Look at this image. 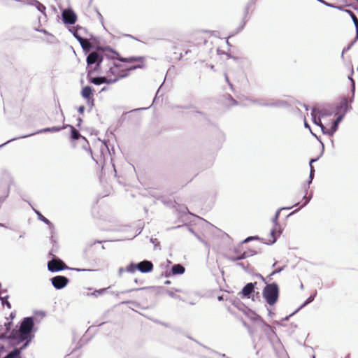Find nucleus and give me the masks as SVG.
Instances as JSON below:
<instances>
[{"instance_id": "nucleus-1", "label": "nucleus", "mask_w": 358, "mask_h": 358, "mask_svg": "<svg viewBox=\"0 0 358 358\" xmlns=\"http://www.w3.org/2000/svg\"><path fill=\"white\" fill-rule=\"evenodd\" d=\"M34 327V321L31 317H26L21 323L19 330H13L8 338L10 343L14 345L20 344L25 341L22 346V349H24L31 341V332Z\"/></svg>"}, {"instance_id": "nucleus-2", "label": "nucleus", "mask_w": 358, "mask_h": 358, "mask_svg": "<svg viewBox=\"0 0 358 358\" xmlns=\"http://www.w3.org/2000/svg\"><path fill=\"white\" fill-rule=\"evenodd\" d=\"M106 66L108 67V69L106 70V74L108 76L111 83H114L119 79L128 76V69H125L124 64L120 62L108 60Z\"/></svg>"}, {"instance_id": "nucleus-3", "label": "nucleus", "mask_w": 358, "mask_h": 358, "mask_svg": "<svg viewBox=\"0 0 358 358\" xmlns=\"http://www.w3.org/2000/svg\"><path fill=\"white\" fill-rule=\"evenodd\" d=\"M262 295L268 305L273 306L279 297L278 285L275 282L267 285L263 289Z\"/></svg>"}, {"instance_id": "nucleus-4", "label": "nucleus", "mask_w": 358, "mask_h": 358, "mask_svg": "<svg viewBox=\"0 0 358 358\" xmlns=\"http://www.w3.org/2000/svg\"><path fill=\"white\" fill-rule=\"evenodd\" d=\"M119 61L128 64H124V68L128 69V74L131 71L136 69H143L145 66V57H129L126 58H120Z\"/></svg>"}, {"instance_id": "nucleus-5", "label": "nucleus", "mask_w": 358, "mask_h": 358, "mask_svg": "<svg viewBox=\"0 0 358 358\" xmlns=\"http://www.w3.org/2000/svg\"><path fill=\"white\" fill-rule=\"evenodd\" d=\"M348 110V102L346 99H343L339 103V105L338 106V113H341L338 115V117L334 121L333 124L331 125V134H334L336 129L338 123L341 121L343 116L345 115V113Z\"/></svg>"}, {"instance_id": "nucleus-6", "label": "nucleus", "mask_w": 358, "mask_h": 358, "mask_svg": "<svg viewBox=\"0 0 358 358\" xmlns=\"http://www.w3.org/2000/svg\"><path fill=\"white\" fill-rule=\"evenodd\" d=\"M88 65L96 63V69H103L104 66V59L103 57L97 52H92L87 57Z\"/></svg>"}, {"instance_id": "nucleus-7", "label": "nucleus", "mask_w": 358, "mask_h": 358, "mask_svg": "<svg viewBox=\"0 0 358 358\" xmlns=\"http://www.w3.org/2000/svg\"><path fill=\"white\" fill-rule=\"evenodd\" d=\"M48 268L51 272H57L66 269L68 266L60 259H53L48 262Z\"/></svg>"}, {"instance_id": "nucleus-8", "label": "nucleus", "mask_w": 358, "mask_h": 358, "mask_svg": "<svg viewBox=\"0 0 358 358\" xmlns=\"http://www.w3.org/2000/svg\"><path fill=\"white\" fill-rule=\"evenodd\" d=\"M62 20L65 24H73L77 20V16L71 9H66L62 12Z\"/></svg>"}, {"instance_id": "nucleus-9", "label": "nucleus", "mask_w": 358, "mask_h": 358, "mask_svg": "<svg viewBox=\"0 0 358 358\" xmlns=\"http://www.w3.org/2000/svg\"><path fill=\"white\" fill-rule=\"evenodd\" d=\"M234 255H231L229 259L231 261H238L245 259L250 256V255L245 250L242 246H238L234 248Z\"/></svg>"}, {"instance_id": "nucleus-10", "label": "nucleus", "mask_w": 358, "mask_h": 358, "mask_svg": "<svg viewBox=\"0 0 358 358\" xmlns=\"http://www.w3.org/2000/svg\"><path fill=\"white\" fill-rule=\"evenodd\" d=\"M53 286L56 289L64 288L69 282L67 278L62 275H57L51 279Z\"/></svg>"}, {"instance_id": "nucleus-11", "label": "nucleus", "mask_w": 358, "mask_h": 358, "mask_svg": "<svg viewBox=\"0 0 358 358\" xmlns=\"http://www.w3.org/2000/svg\"><path fill=\"white\" fill-rule=\"evenodd\" d=\"M138 270L142 273H148L153 270V264L151 262L144 260L136 264Z\"/></svg>"}, {"instance_id": "nucleus-12", "label": "nucleus", "mask_w": 358, "mask_h": 358, "mask_svg": "<svg viewBox=\"0 0 358 358\" xmlns=\"http://www.w3.org/2000/svg\"><path fill=\"white\" fill-rule=\"evenodd\" d=\"M279 215H280V212L278 211L275 214V218H274V222H275V227L274 229H273L271 231V236H272V238L269 240V241L271 243H274L276 240V237L280 236V226L276 223V221L278 219V217H279Z\"/></svg>"}, {"instance_id": "nucleus-13", "label": "nucleus", "mask_w": 358, "mask_h": 358, "mask_svg": "<svg viewBox=\"0 0 358 358\" xmlns=\"http://www.w3.org/2000/svg\"><path fill=\"white\" fill-rule=\"evenodd\" d=\"M255 291V284L250 282L248 283L238 293V295L241 298H250V295Z\"/></svg>"}, {"instance_id": "nucleus-14", "label": "nucleus", "mask_w": 358, "mask_h": 358, "mask_svg": "<svg viewBox=\"0 0 358 358\" xmlns=\"http://www.w3.org/2000/svg\"><path fill=\"white\" fill-rule=\"evenodd\" d=\"M88 80L90 83H93L94 85H99L103 83H111L110 81H109V78L108 76L103 77H97V78H91L90 77V72H89L87 75Z\"/></svg>"}, {"instance_id": "nucleus-15", "label": "nucleus", "mask_w": 358, "mask_h": 358, "mask_svg": "<svg viewBox=\"0 0 358 358\" xmlns=\"http://www.w3.org/2000/svg\"><path fill=\"white\" fill-rule=\"evenodd\" d=\"M81 95L84 99H87L88 101L90 100H92V101H94L93 90L92 87L90 86H85L83 88L81 91Z\"/></svg>"}, {"instance_id": "nucleus-16", "label": "nucleus", "mask_w": 358, "mask_h": 358, "mask_svg": "<svg viewBox=\"0 0 358 358\" xmlns=\"http://www.w3.org/2000/svg\"><path fill=\"white\" fill-rule=\"evenodd\" d=\"M223 103L226 106H236L238 104V102L236 100H235L231 94H226L222 98Z\"/></svg>"}, {"instance_id": "nucleus-17", "label": "nucleus", "mask_w": 358, "mask_h": 358, "mask_svg": "<svg viewBox=\"0 0 358 358\" xmlns=\"http://www.w3.org/2000/svg\"><path fill=\"white\" fill-rule=\"evenodd\" d=\"M78 41L83 49L85 51H89L92 48L91 43L86 38H78Z\"/></svg>"}, {"instance_id": "nucleus-18", "label": "nucleus", "mask_w": 358, "mask_h": 358, "mask_svg": "<svg viewBox=\"0 0 358 358\" xmlns=\"http://www.w3.org/2000/svg\"><path fill=\"white\" fill-rule=\"evenodd\" d=\"M171 271L174 275L182 274L185 272V268L180 264H175L172 266Z\"/></svg>"}, {"instance_id": "nucleus-19", "label": "nucleus", "mask_w": 358, "mask_h": 358, "mask_svg": "<svg viewBox=\"0 0 358 358\" xmlns=\"http://www.w3.org/2000/svg\"><path fill=\"white\" fill-rule=\"evenodd\" d=\"M313 122H314V123H315V124H317V125H320V126L321 127V128H322V131H323L324 133H328V134H331V135H332V134H331V128L330 129V130H329V129H327V128H325V127L322 125V122H321V120H320V119L319 117H318V118H317L315 116H314V117H313Z\"/></svg>"}, {"instance_id": "nucleus-20", "label": "nucleus", "mask_w": 358, "mask_h": 358, "mask_svg": "<svg viewBox=\"0 0 358 358\" xmlns=\"http://www.w3.org/2000/svg\"><path fill=\"white\" fill-rule=\"evenodd\" d=\"M70 129H71V136L73 139L74 140H78L80 138V137L81 136L80 132L73 126H69Z\"/></svg>"}, {"instance_id": "nucleus-21", "label": "nucleus", "mask_w": 358, "mask_h": 358, "mask_svg": "<svg viewBox=\"0 0 358 358\" xmlns=\"http://www.w3.org/2000/svg\"><path fill=\"white\" fill-rule=\"evenodd\" d=\"M346 12L350 15L352 17L353 22L357 28V30L358 31V19L357 16L350 10H346Z\"/></svg>"}, {"instance_id": "nucleus-22", "label": "nucleus", "mask_w": 358, "mask_h": 358, "mask_svg": "<svg viewBox=\"0 0 358 358\" xmlns=\"http://www.w3.org/2000/svg\"><path fill=\"white\" fill-rule=\"evenodd\" d=\"M36 8H37V9H38L40 12H41V13H43V14H45V13L46 8H45V6L43 4L41 3H40V2H38V1H36Z\"/></svg>"}, {"instance_id": "nucleus-23", "label": "nucleus", "mask_w": 358, "mask_h": 358, "mask_svg": "<svg viewBox=\"0 0 358 358\" xmlns=\"http://www.w3.org/2000/svg\"><path fill=\"white\" fill-rule=\"evenodd\" d=\"M136 269H138V267L136 266V264H130L127 267V271L130 273H134L136 271Z\"/></svg>"}, {"instance_id": "nucleus-24", "label": "nucleus", "mask_w": 358, "mask_h": 358, "mask_svg": "<svg viewBox=\"0 0 358 358\" xmlns=\"http://www.w3.org/2000/svg\"><path fill=\"white\" fill-rule=\"evenodd\" d=\"M39 218L41 221H43V222L49 224L50 223V222L47 219L45 218L44 216H43L42 215L39 214Z\"/></svg>"}, {"instance_id": "nucleus-25", "label": "nucleus", "mask_w": 358, "mask_h": 358, "mask_svg": "<svg viewBox=\"0 0 358 358\" xmlns=\"http://www.w3.org/2000/svg\"><path fill=\"white\" fill-rule=\"evenodd\" d=\"M203 34H210V31H199V32L196 33L195 35L196 36L199 37L200 36H201Z\"/></svg>"}, {"instance_id": "nucleus-26", "label": "nucleus", "mask_w": 358, "mask_h": 358, "mask_svg": "<svg viewBox=\"0 0 358 358\" xmlns=\"http://www.w3.org/2000/svg\"><path fill=\"white\" fill-rule=\"evenodd\" d=\"M0 292H1V296H6V298H3V299H1L2 302L4 303L3 300L6 299L8 298V296L7 295H4V294L6 292L5 291L0 290Z\"/></svg>"}, {"instance_id": "nucleus-27", "label": "nucleus", "mask_w": 358, "mask_h": 358, "mask_svg": "<svg viewBox=\"0 0 358 358\" xmlns=\"http://www.w3.org/2000/svg\"><path fill=\"white\" fill-rule=\"evenodd\" d=\"M317 1L326 5V6H331V4H329V3L326 2L324 0H317Z\"/></svg>"}, {"instance_id": "nucleus-28", "label": "nucleus", "mask_w": 358, "mask_h": 358, "mask_svg": "<svg viewBox=\"0 0 358 358\" xmlns=\"http://www.w3.org/2000/svg\"><path fill=\"white\" fill-rule=\"evenodd\" d=\"M84 110H85V107L83 106H81L78 108V112L80 113H83L84 112Z\"/></svg>"}, {"instance_id": "nucleus-29", "label": "nucleus", "mask_w": 358, "mask_h": 358, "mask_svg": "<svg viewBox=\"0 0 358 358\" xmlns=\"http://www.w3.org/2000/svg\"><path fill=\"white\" fill-rule=\"evenodd\" d=\"M74 36L76 38V39L78 41V38H83V37H81L77 32H75L74 33Z\"/></svg>"}, {"instance_id": "nucleus-30", "label": "nucleus", "mask_w": 358, "mask_h": 358, "mask_svg": "<svg viewBox=\"0 0 358 358\" xmlns=\"http://www.w3.org/2000/svg\"><path fill=\"white\" fill-rule=\"evenodd\" d=\"M59 129H60V128H59V127H53V128H52L50 130H51V131H59Z\"/></svg>"}, {"instance_id": "nucleus-31", "label": "nucleus", "mask_w": 358, "mask_h": 358, "mask_svg": "<svg viewBox=\"0 0 358 358\" xmlns=\"http://www.w3.org/2000/svg\"><path fill=\"white\" fill-rule=\"evenodd\" d=\"M6 304H7V306L10 308V304L8 302H6Z\"/></svg>"}, {"instance_id": "nucleus-32", "label": "nucleus", "mask_w": 358, "mask_h": 358, "mask_svg": "<svg viewBox=\"0 0 358 358\" xmlns=\"http://www.w3.org/2000/svg\"><path fill=\"white\" fill-rule=\"evenodd\" d=\"M311 169H312V170H311V173H310V176L312 175V172H313V166H311Z\"/></svg>"}, {"instance_id": "nucleus-33", "label": "nucleus", "mask_w": 358, "mask_h": 358, "mask_svg": "<svg viewBox=\"0 0 358 358\" xmlns=\"http://www.w3.org/2000/svg\"><path fill=\"white\" fill-rule=\"evenodd\" d=\"M314 161H315L314 159H311V161H310V164H311L312 162H313Z\"/></svg>"}]
</instances>
